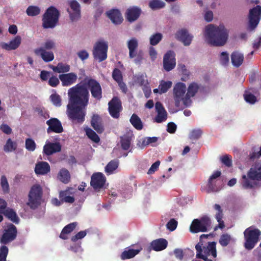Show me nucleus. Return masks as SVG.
<instances>
[{"label":"nucleus","mask_w":261,"mask_h":261,"mask_svg":"<svg viewBox=\"0 0 261 261\" xmlns=\"http://www.w3.org/2000/svg\"><path fill=\"white\" fill-rule=\"evenodd\" d=\"M242 185L244 189H251L255 187L256 184L255 182H252L250 179L247 178L245 175L242 176Z\"/></svg>","instance_id":"obj_46"},{"label":"nucleus","mask_w":261,"mask_h":261,"mask_svg":"<svg viewBox=\"0 0 261 261\" xmlns=\"http://www.w3.org/2000/svg\"><path fill=\"white\" fill-rule=\"evenodd\" d=\"M134 135L132 132H127L120 137V144L122 149L127 150L129 149Z\"/></svg>","instance_id":"obj_25"},{"label":"nucleus","mask_w":261,"mask_h":261,"mask_svg":"<svg viewBox=\"0 0 261 261\" xmlns=\"http://www.w3.org/2000/svg\"><path fill=\"white\" fill-rule=\"evenodd\" d=\"M201 246L202 244L199 243ZM202 255L208 256L211 255L213 258L217 257L216 243L215 242H209L206 246H201Z\"/></svg>","instance_id":"obj_22"},{"label":"nucleus","mask_w":261,"mask_h":261,"mask_svg":"<svg viewBox=\"0 0 261 261\" xmlns=\"http://www.w3.org/2000/svg\"><path fill=\"white\" fill-rule=\"evenodd\" d=\"M150 245L153 250L159 251L166 248L168 245V242L165 239L160 238L153 240L151 243Z\"/></svg>","instance_id":"obj_29"},{"label":"nucleus","mask_w":261,"mask_h":261,"mask_svg":"<svg viewBox=\"0 0 261 261\" xmlns=\"http://www.w3.org/2000/svg\"><path fill=\"white\" fill-rule=\"evenodd\" d=\"M245 101L250 104H254L256 101V97L252 93L246 92L244 94Z\"/></svg>","instance_id":"obj_56"},{"label":"nucleus","mask_w":261,"mask_h":261,"mask_svg":"<svg viewBox=\"0 0 261 261\" xmlns=\"http://www.w3.org/2000/svg\"><path fill=\"white\" fill-rule=\"evenodd\" d=\"M49 164L46 162H39L35 165V172L37 175H44L50 172Z\"/></svg>","instance_id":"obj_28"},{"label":"nucleus","mask_w":261,"mask_h":261,"mask_svg":"<svg viewBox=\"0 0 261 261\" xmlns=\"http://www.w3.org/2000/svg\"><path fill=\"white\" fill-rule=\"evenodd\" d=\"M214 208L217 211L215 215V218L219 223L218 225L215 226L214 230H216L218 228L222 229L225 227L224 222L222 220L223 217L222 209L221 206L218 204H215L214 206Z\"/></svg>","instance_id":"obj_27"},{"label":"nucleus","mask_w":261,"mask_h":261,"mask_svg":"<svg viewBox=\"0 0 261 261\" xmlns=\"http://www.w3.org/2000/svg\"><path fill=\"white\" fill-rule=\"evenodd\" d=\"M71 9L73 11V13H70V18L72 21L76 20L80 17V5L75 0H72L70 2Z\"/></svg>","instance_id":"obj_31"},{"label":"nucleus","mask_w":261,"mask_h":261,"mask_svg":"<svg viewBox=\"0 0 261 261\" xmlns=\"http://www.w3.org/2000/svg\"><path fill=\"white\" fill-rule=\"evenodd\" d=\"M49 67L55 72L58 73H67L70 70V66L69 65L62 62L59 63L57 66L50 65Z\"/></svg>","instance_id":"obj_32"},{"label":"nucleus","mask_w":261,"mask_h":261,"mask_svg":"<svg viewBox=\"0 0 261 261\" xmlns=\"http://www.w3.org/2000/svg\"><path fill=\"white\" fill-rule=\"evenodd\" d=\"M176 65L175 54L172 50L168 51L163 57V67L166 71L172 70Z\"/></svg>","instance_id":"obj_14"},{"label":"nucleus","mask_w":261,"mask_h":261,"mask_svg":"<svg viewBox=\"0 0 261 261\" xmlns=\"http://www.w3.org/2000/svg\"><path fill=\"white\" fill-rule=\"evenodd\" d=\"M205 37L207 42L215 46H223L228 39V32L223 25L215 26L210 24L205 28Z\"/></svg>","instance_id":"obj_2"},{"label":"nucleus","mask_w":261,"mask_h":261,"mask_svg":"<svg viewBox=\"0 0 261 261\" xmlns=\"http://www.w3.org/2000/svg\"><path fill=\"white\" fill-rule=\"evenodd\" d=\"M160 162L159 161H156L151 165L150 168L149 169L147 173L148 174H151L153 173L155 171H156L158 170L160 166Z\"/></svg>","instance_id":"obj_64"},{"label":"nucleus","mask_w":261,"mask_h":261,"mask_svg":"<svg viewBox=\"0 0 261 261\" xmlns=\"http://www.w3.org/2000/svg\"><path fill=\"white\" fill-rule=\"evenodd\" d=\"M130 122L138 130H141L143 128V124L140 118L135 114H133L131 116Z\"/></svg>","instance_id":"obj_39"},{"label":"nucleus","mask_w":261,"mask_h":261,"mask_svg":"<svg viewBox=\"0 0 261 261\" xmlns=\"http://www.w3.org/2000/svg\"><path fill=\"white\" fill-rule=\"evenodd\" d=\"M21 37L19 36H16L9 43H2L1 46L3 49L7 50H14L17 48L21 43Z\"/></svg>","instance_id":"obj_26"},{"label":"nucleus","mask_w":261,"mask_h":261,"mask_svg":"<svg viewBox=\"0 0 261 261\" xmlns=\"http://www.w3.org/2000/svg\"><path fill=\"white\" fill-rule=\"evenodd\" d=\"M77 225V222H75L70 223L66 225L62 229L60 235V238L63 240L67 239L68 237L67 234L71 233L75 228Z\"/></svg>","instance_id":"obj_34"},{"label":"nucleus","mask_w":261,"mask_h":261,"mask_svg":"<svg viewBox=\"0 0 261 261\" xmlns=\"http://www.w3.org/2000/svg\"><path fill=\"white\" fill-rule=\"evenodd\" d=\"M221 172L215 171L209 177L207 184L203 190L207 193L217 192L220 191L223 186L222 180L220 179Z\"/></svg>","instance_id":"obj_7"},{"label":"nucleus","mask_w":261,"mask_h":261,"mask_svg":"<svg viewBox=\"0 0 261 261\" xmlns=\"http://www.w3.org/2000/svg\"><path fill=\"white\" fill-rule=\"evenodd\" d=\"M167 118V112H159L158 113L156 116L155 118V121L157 123H161L165 121Z\"/></svg>","instance_id":"obj_57"},{"label":"nucleus","mask_w":261,"mask_h":261,"mask_svg":"<svg viewBox=\"0 0 261 261\" xmlns=\"http://www.w3.org/2000/svg\"><path fill=\"white\" fill-rule=\"evenodd\" d=\"M86 235V231H81L77 233L75 236L71 237V240L74 242L77 241L79 239H82L85 237Z\"/></svg>","instance_id":"obj_63"},{"label":"nucleus","mask_w":261,"mask_h":261,"mask_svg":"<svg viewBox=\"0 0 261 261\" xmlns=\"http://www.w3.org/2000/svg\"><path fill=\"white\" fill-rule=\"evenodd\" d=\"M67 191H62L60 192L59 197L61 201L65 202L72 203L74 201V198L73 196H67Z\"/></svg>","instance_id":"obj_47"},{"label":"nucleus","mask_w":261,"mask_h":261,"mask_svg":"<svg viewBox=\"0 0 261 261\" xmlns=\"http://www.w3.org/2000/svg\"><path fill=\"white\" fill-rule=\"evenodd\" d=\"M17 234L16 227L10 224L7 226V228L4 230V233L0 238V242L2 244L6 245L14 241Z\"/></svg>","instance_id":"obj_10"},{"label":"nucleus","mask_w":261,"mask_h":261,"mask_svg":"<svg viewBox=\"0 0 261 261\" xmlns=\"http://www.w3.org/2000/svg\"><path fill=\"white\" fill-rule=\"evenodd\" d=\"M17 144L9 138L7 140L6 144L4 146V150L6 152H12L17 149Z\"/></svg>","instance_id":"obj_42"},{"label":"nucleus","mask_w":261,"mask_h":261,"mask_svg":"<svg viewBox=\"0 0 261 261\" xmlns=\"http://www.w3.org/2000/svg\"><path fill=\"white\" fill-rule=\"evenodd\" d=\"M107 16L115 24H120L123 19L120 11L116 9H111L107 12Z\"/></svg>","instance_id":"obj_21"},{"label":"nucleus","mask_w":261,"mask_h":261,"mask_svg":"<svg viewBox=\"0 0 261 261\" xmlns=\"http://www.w3.org/2000/svg\"><path fill=\"white\" fill-rule=\"evenodd\" d=\"M2 214L13 222L16 224L19 223V218L16 213L13 209L10 208H6L5 210L3 212Z\"/></svg>","instance_id":"obj_35"},{"label":"nucleus","mask_w":261,"mask_h":261,"mask_svg":"<svg viewBox=\"0 0 261 261\" xmlns=\"http://www.w3.org/2000/svg\"><path fill=\"white\" fill-rule=\"evenodd\" d=\"M195 249L196 250V258L202 259L204 261H213L212 259L208 258L207 256H206V255H202L201 245H200L199 243L196 245Z\"/></svg>","instance_id":"obj_49"},{"label":"nucleus","mask_w":261,"mask_h":261,"mask_svg":"<svg viewBox=\"0 0 261 261\" xmlns=\"http://www.w3.org/2000/svg\"><path fill=\"white\" fill-rule=\"evenodd\" d=\"M60 16L59 11L55 7L50 6L47 9L42 16V27L53 29L57 24Z\"/></svg>","instance_id":"obj_4"},{"label":"nucleus","mask_w":261,"mask_h":261,"mask_svg":"<svg viewBox=\"0 0 261 261\" xmlns=\"http://www.w3.org/2000/svg\"><path fill=\"white\" fill-rule=\"evenodd\" d=\"M220 62L223 65H226L228 64L229 62V55L228 53L224 51L221 54Z\"/></svg>","instance_id":"obj_62"},{"label":"nucleus","mask_w":261,"mask_h":261,"mask_svg":"<svg viewBox=\"0 0 261 261\" xmlns=\"http://www.w3.org/2000/svg\"><path fill=\"white\" fill-rule=\"evenodd\" d=\"M25 147L28 150L33 151L36 149V144L32 139L27 138L25 140Z\"/></svg>","instance_id":"obj_54"},{"label":"nucleus","mask_w":261,"mask_h":261,"mask_svg":"<svg viewBox=\"0 0 261 261\" xmlns=\"http://www.w3.org/2000/svg\"><path fill=\"white\" fill-rule=\"evenodd\" d=\"M119 162L118 160H114L111 161L105 167V172L108 174H111L118 167Z\"/></svg>","instance_id":"obj_41"},{"label":"nucleus","mask_w":261,"mask_h":261,"mask_svg":"<svg viewBox=\"0 0 261 261\" xmlns=\"http://www.w3.org/2000/svg\"><path fill=\"white\" fill-rule=\"evenodd\" d=\"M177 225V222L174 219H171L166 224L167 229L170 231L174 230Z\"/></svg>","instance_id":"obj_61"},{"label":"nucleus","mask_w":261,"mask_h":261,"mask_svg":"<svg viewBox=\"0 0 261 261\" xmlns=\"http://www.w3.org/2000/svg\"><path fill=\"white\" fill-rule=\"evenodd\" d=\"M231 240L230 235L228 233H224L220 236L219 242L222 247H226L229 244Z\"/></svg>","instance_id":"obj_48"},{"label":"nucleus","mask_w":261,"mask_h":261,"mask_svg":"<svg viewBox=\"0 0 261 261\" xmlns=\"http://www.w3.org/2000/svg\"><path fill=\"white\" fill-rule=\"evenodd\" d=\"M86 135L88 137L95 143H98L100 141V138L97 134L91 128H86L85 129Z\"/></svg>","instance_id":"obj_44"},{"label":"nucleus","mask_w":261,"mask_h":261,"mask_svg":"<svg viewBox=\"0 0 261 261\" xmlns=\"http://www.w3.org/2000/svg\"><path fill=\"white\" fill-rule=\"evenodd\" d=\"M172 83L171 81H162L159 86V89H160V93L161 94L164 93L171 87Z\"/></svg>","instance_id":"obj_45"},{"label":"nucleus","mask_w":261,"mask_h":261,"mask_svg":"<svg viewBox=\"0 0 261 261\" xmlns=\"http://www.w3.org/2000/svg\"><path fill=\"white\" fill-rule=\"evenodd\" d=\"M175 35L176 39L181 42L185 46L189 45L193 38V36L190 35L186 29L178 30Z\"/></svg>","instance_id":"obj_17"},{"label":"nucleus","mask_w":261,"mask_h":261,"mask_svg":"<svg viewBox=\"0 0 261 261\" xmlns=\"http://www.w3.org/2000/svg\"><path fill=\"white\" fill-rule=\"evenodd\" d=\"M35 54L40 56L45 62L52 61L54 59V55L52 51H46L43 47H39L34 50Z\"/></svg>","instance_id":"obj_24"},{"label":"nucleus","mask_w":261,"mask_h":261,"mask_svg":"<svg viewBox=\"0 0 261 261\" xmlns=\"http://www.w3.org/2000/svg\"><path fill=\"white\" fill-rule=\"evenodd\" d=\"M140 249H129L127 250H125L121 253L120 255L121 259L122 260H125L132 258L138 254L140 252Z\"/></svg>","instance_id":"obj_36"},{"label":"nucleus","mask_w":261,"mask_h":261,"mask_svg":"<svg viewBox=\"0 0 261 261\" xmlns=\"http://www.w3.org/2000/svg\"><path fill=\"white\" fill-rule=\"evenodd\" d=\"M221 162L228 167L232 166L231 156L230 155L226 154L221 157Z\"/></svg>","instance_id":"obj_58"},{"label":"nucleus","mask_w":261,"mask_h":261,"mask_svg":"<svg viewBox=\"0 0 261 261\" xmlns=\"http://www.w3.org/2000/svg\"><path fill=\"white\" fill-rule=\"evenodd\" d=\"M211 224V219L207 216H204L192 221L190 226V231L193 233L206 232L210 229Z\"/></svg>","instance_id":"obj_5"},{"label":"nucleus","mask_w":261,"mask_h":261,"mask_svg":"<svg viewBox=\"0 0 261 261\" xmlns=\"http://www.w3.org/2000/svg\"><path fill=\"white\" fill-rule=\"evenodd\" d=\"M62 146L59 142H50L47 141L43 146V153L46 155H50L60 152Z\"/></svg>","instance_id":"obj_19"},{"label":"nucleus","mask_w":261,"mask_h":261,"mask_svg":"<svg viewBox=\"0 0 261 261\" xmlns=\"http://www.w3.org/2000/svg\"><path fill=\"white\" fill-rule=\"evenodd\" d=\"M108 110L110 115L115 119L120 117V113L122 110L121 101L117 97H114L108 103Z\"/></svg>","instance_id":"obj_12"},{"label":"nucleus","mask_w":261,"mask_h":261,"mask_svg":"<svg viewBox=\"0 0 261 261\" xmlns=\"http://www.w3.org/2000/svg\"><path fill=\"white\" fill-rule=\"evenodd\" d=\"M50 99L52 103L56 107H60L62 104L61 96L57 93L52 94L50 96Z\"/></svg>","instance_id":"obj_53"},{"label":"nucleus","mask_w":261,"mask_h":261,"mask_svg":"<svg viewBox=\"0 0 261 261\" xmlns=\"http://www.w3.org/2000/svg\"><path fill=\"white\" fill-rule=\"evenodd\" d=\"M163 35L160 33H156L151 35L149 39L150 44L151 45H156L158 44L162 40Z\"/></svg>","instance_id":"obj_50"},{"label":"nucleus","mask_w":261,"mask_h":261,"mask_svg":"<svg viewBox=\"0 0 261 261\" xmlns=\"http://www.w3.org/2000/svg\"><path fill=\"white\" fill-rule=\"evenodd\" d=\"M247 175L249 179L253 180H261V171L251 168L248 172Z\"/></svg>","instance_id":"obj_38"},{"label":"nucleus","mask_w":261,"mask_h":261,"mask_svg":"<svg viewBox=\"0 0 261 261\" xmlns=\"http://www.w3.org/2000/svg\"><path fill=\"white\" fill-rule=\"evenodd\" d=\"M9 252L8 248L5 245L0 247V261H6V258Z\"/></svg>","instance_id":"obj_55"},{"label":"nucleus","mask_w":261,"mask_h":261,"mask_svg":"<svg viewBox=\"0 0 261 261\" xmlns=\"http://www.w3.org/2000/svg\"><path fill=\"white\" fill-rule=\"evenodd\" d=\"M127 45L129 50V58H135L134 62L136 63H140L143 60V52L142 50L138 51L139 43L137 39L131 38L127 41Z\"/></svg>","instance_id":"obj_9"},{"label":"nucleus","mask_w":261,"mask_h":261,"mask_svg":"<svg viewBox=\"0 0 261 261\" xmlns=\"http://www.w3.org/2000/svg\"><path fill=\"white\" fill-rule=\"evenodd\" d=\"M26 12L28 16H34L40 13V9L37 6H30L27 8Z\"/></svg>","instance_id":"obj_51"},{"label":"nucleus","mask_w":261,"mask_h":261,"mask_svg":"<svg viewBox=\"0 0 261 261\" xmlns=\"http://www.w3.org/2000/svg\"><path fill=\"white\" fill-rule=\"evenodd\" d=\"M42 194V189L40 185L33 186L29 194L27 205L32 209H36L41 204Z\"/></svg>","instance_id":"obj_6"},{"label":"nucleus","mask_w":261,"mask_h":261,"mask_svg":"<svg viewBox=\"0 0 261 261\" xmlns=\"http://www.w3.org/2000/svg\"><path fill=\"white\" fill-rule=\"evenodd\" d=\"M261 18V6L257 5L249 10L248 15L249 27L253 30L257 26Z\"/></svg>","instance_id":"obj_11"},{"label":"nucleus","mask_w":261,"mask_h":261,"mask_svg":"<svg viewBox=\"0 0 261 261\" xmlns=\"http://www.w3.org/2000/svg\"><path fill=\"white\" fill-rule=\"evenodd\" d=\"M141 12L140 8L137 6L130 7L127 9L125 16L128 22H133L139 18Z\"/></svg>","instance_id":"obj_20"},{"label":"nucleus","mask_w":261,"mask_h":261,"mask_svg":"<svg viewBox=\"0 0 261 261\" xmlns=\"http://www.w3.org/2000/svg\"><path fill=\"white\" fill-rule=\"evenodd\" d=\"M59 80L56 76L53 75L49 79L48 84L52 87H56L60 83Z\"/></svg>","instance_id":"obj_60"},{"label":"nucleus","mask_w":261,"mask_h":261,"mask_svg":"<svg viewBox=\"0 0 261 261\" xmlns=\"http://www.w3.org/2000/svg\"><path fill=\"white\" fill-rule=\"evenodd\" d=\"M108 44L103 40L97 41L92 50V55L94 60L99 62H102L107 58Z\"/></svg>","instance_id":"obj_8"},{"label":"nucleus","mask_w":261,"mask_h":261,"mask_svg":"<svg viewBox=\"0 0 261 261\" xmlns=\"http://www.w3.org/2000/svg\"><path fill=\"white\" fill-rule=\"evenodd\" d=\"M232 64L236 67H240L244 61V56L238 51H233L231 55Z\"/></svg>","instance_id":"obj_33"},{"label":"nucleus","mask_w":261,"mask_h":261,"mask_svg":"<svg viewBox=\"0 0 261 261\" xmlns=\"http://www.w3.org/2000/svg\"><path fill=\"white\" fill-rule=\"evenodd\" d=\"M1 185L2 188V190L4 193L7 194L9 193L10 188L9 185L7 180V179L5 175H3L1 177Z\"/></svg>","instance_id":"obj_52"},{"label":"nucleus","mask_w":261,"mask_h":261,"mask_svg":"<svg viewBox=\"0 0 261 261\" xmlns=\"http://www.w3.org/2000/svg\"><path fill=\"white\" fill-rule=\"evenodd\" d=\"M58 177L62 182L67 184L70 181V175L68 170L63 168L60 171Z\"/></svg>","instance_id":"obj_37"},{"label":"nucleus","mask_w":261,"mask_h":261,"mask_svg":"<svg viewBox=\"0 0 261 261\" xmlns=\"http://www.w3.org/2000/svg\"><path fill=\"white\" fill-rule=\"evenodd\" d=\"M86 85L77 84L68 90L69 103L67 106V114L74 124H82L85 120L86 108L89 103V92L94 99L100 100L102 91L99 83L96 80L88 79Z\"/></svg>","instance_id":"obj_1"},{"label":"nucleus","mask_w":261,"mask_h":261,"mask_svg":"<svg viewBox=\"0 0 261 261\" xmlns=\"http://www.w3.org/2000/svg\"><path fill=\"white\" fill-rule=\"evenodd\" d=\"M59 78L64 87L70 86L75 84L77 80V75L74 72H69L59 74Z\"/></svg>","instance_id":"obj_18"},{"label":"nucleus","mask_w":261,"mask_h":261,"mask_svg":"<svg viewBox=\"0 0 261 261\" xmlns=\"http://www.w3.org/2000/svg\"><path fill=\"white\" fill-rule=\"evenodd\" d=\"M106 182V177L101 172L93 173L91 177L90 185L95 190L102 189Z\"/></svg>","instance_id":"obj_13"},{"label":"nucleus","mask_w":261,"mask_h":261,"mask_svg":"<svg viewBox=\"0 0 261 261\" xmlns=\"http://www.w3.org/2000/svg\"><path fill=\"white\" fill-rule=\"evenodd\" d=\"M186 91V86L183 83H178L174 87L173 94L175 100V105L176 107H179L181 98L184 97Z\"/></svg>","instance_id":"obj_15"},{"label":"nucleus","mask_w":261,"mask_h":261,"mask_svg":"<svg viewBox=\"0 0 261 261\" xmlns=\"http://www.w3.org/2000/svg\"><path fill=\"white\" fill-rule=\"evenodd\" d=\"M243 234L245 248L248 250H252L260 240V230L254 226H251L244 230Z\"/></svg>","instance_id":"obj_3"},{"label":"nucleus","mask_w":261,"mask_h":261,"mask_svg":"<svg viewBox=\"0 0 261 261\" xmlns=\"http://www.w3.org/2000/svg\"><path fill=\"white\" fill-rule=\"evenodd\" d=\"M91 124L97 133L101 134L104 131L102 118L98 114H94L92 116L91 120Z\"/></svg>","instance_id":"obj_23"},{"label":"nucleus","mask_w":261,"mask_h":261,"mask_svg":"<svg viewBox=\"0 0 261 261\" xmlns=\"http://www.w3.org/2000/svg\"><path fill=\"white\" fill-rule=\"evenodd\" d=\"M148 6L151 10H156L164 8L165 3L162 0H150Z\"/></svg>","instance_id":"obj_40"},{"label":"nucleus","mask_w":261,"mask_h":261,"mask_svg":"<svg viewBox=\"0 0 261 261\" xmlns=\"http://www.w3.org/2000/svg\"><path fill=\"white\" fill-rule=\"evenodd\" d=\"M199 89V86L197 83L193 82L188 86L187 93L188 96L193 97L195 95Z\"/></svg>","instance_id":"obj_43"},{"label":"nucleus","mask_w":261,"mask_h":261,"mask_svg":"<svg viewBox=\"0 0 261 261\" xmlns=\"http://www.w3.org/2000/svg\"><path fill=\"white\" fill-rule=\"evenodd\" d=\"M202 133V132L200 129H193L190 133V138L193 140L198 139L201 137Z\"/></svg>","instance_id":"obj_59"},{"label":"nucleus","mask_w":261,"mask_h":261,"mask_svg":"<svg viewBox=\"0 0 261 261\" xmlns=\"http://www.w3.org/2000/svg\"><path fill=\"white\" fill-rule=\"evenodd\" d=\"M46 124L48 126L47 133H61L63 132V128L60 121L56 118H51L46 121Z\"/></svg>","instance_id":"obj_16"},{"label":"nucleus","mask_w":261,"mask_h":261,"mask_svg":"<svg viewBox=\"0 0 261 261\" xmlns=\"http://www.w3.org/2000/svg\"><path fill=\"white\" fill-rule=\"evenodd\" d=\"M113 79L118 83L123 91L126 89L125 84L123 82V76L121 71L118 68H115L112 72Z\"/></svg>","instance_id":"obj_30"}]
</instances>
